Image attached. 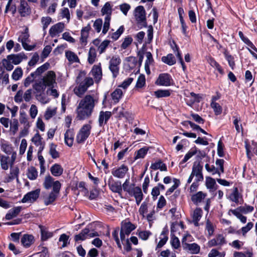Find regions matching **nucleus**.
Wrapping results in <instances>:
<instances>
[{"instance_id":"nucleus-28","label":"nucleus","mask_w":257,"mask_h":257,"mask_svg":"<svg viewBox=\"0 0 257 257\" xmlns=\"http://www.w3.org/2000/svg\"><path fill=\"white\" fill-rule=\"evenodd\" d=\"M74 136V131L71 129L67 130L64 134L65 143L69 147L73 145Z\"/></svg>"},{"instance_id":"nucleus-23","label":"nucleus","mask_w":257,"mask_h":257,"mask_svg":"<svg viewBox=\"0 0 257 257\" xmlns=\"http://www.w3.org/2000/svg\"><path fill=\"white\" fill-rule=\"evenodd\" d=\"M57 183L60 185V189L61 187V184L59 181H54V179L50 175L46 176L43 183V186L46 189H49L52 187L54 188V185Z\"/></svg>"},{"instance_id":"nucleus-13","label":"nucleus","mask_w":257,"mask_h":257,"mask_svg":"<svg viewBox=\"0 0 257 257\" xmlns=\"http://www.w3.org/2000/svg\"><path fill=\"white\" fill-rule=\"evenodd\" d=\"M132 185H133V189H131L128 194L135 197L136 203L139 205L143 199V194L140 187H135L134 184H132Z\"/></svg>"},{"instance_id":"nucleus-43","label":"nucleus","mask_w":257,"mask_h":257,"mask_svg":"<svg viewBox=\"0 0 257 257\" xmlns=\"http://www.w3.org/2000/svg\"><path fill=\"white\" fill-rule=\"evenodd\" d=\"M208 62L209 64L214 68H215L221 74H223V70L222 69L221 66L212 57H209L208 59Z\"/></svg>"},{"instance_id":"nucleus-25","label":"nucleus","mask_w":257,"mask_h":257,"mask_svg":"<svg viewBox=\"0 0 257 257\" xmlns=\"http://www.w3.org/2000/svg\"><path fill=\"white\" fill-rule=\"evenodd\" d=\"M229 199L235 203H241L240 200H242V195L239 193L236 187L233 188L231 193L229 195Z\"/></svg>"},{"instance_id":"nucleus-32","label":"nucleus","mask_w":257,"mask_h":257,"mask_svg":"<svg viewBox=\"0 0 257 257\" xmlns=\"http://www.w3.org/2000/svg\"><path fill=\"white\" fill-rule=\"evenodd\" d=\"M123 92L120 88H116L111 93V97L114 103H117L123 96Z\"/></svg>"},{"instance_id":"nucleus-17","label":"nucleus","mask_w":257,"mask_h":257,"mask_svg":"<svg viewBox=\"0 0 257 257\" xmlns=\"http://www.w3.org/2000/svg\"><path fill=\"white\" fill-rule=\"evenodd\" d=\"M128 171V168L127 166L123 164L117 169H113L111 171V174L115 177L121 179L123 178L125 176Z\"/></svg>"},{"instance_id":"nucleus-18","label":"nucleus","mask_w":257,"mask_h":257,"mask_svg":"<svg viewBox=\"0 0 257 257\" xmlns=\"http://www.w3.org/2000/svg\"><path fill=\"white\" fill-rule=\"evenodd\" d=\"M108 185L109 189L114 193H118L120 196L122 194V186L121 182L119 181H114L113 180H109Z\"/></svg>"},{"instance_id":"nucleus-16","label":"nucleus","mask_w":257,"mask_h":257,"mask_svg":"<svg viewBox=\"0 0 257 257\" xmlns=\"http://www.w3.org/2000/svg\"><path fill=\"white\" fill-rule=\"evenodd\" d=\"M135 17L139 23L146 21V12L143 6H140L135 9Z\"/></svg>"},{"instance_id":"nucleus-2","label":"nucleus","mask_w":257,"mask_h":257,"mask_svg":"<svg viewBox=\"0 0 257 257\" xmlns=\"http://www.w3.org/2000/svg\"><path fill=\"white\" fill-rule=\"evenodd\" d=\"M95 100L91 95H86L79 102L76 108L77 118L84 120L89 117L95 106Z\"/></svg>"},{"instance_id":"nucleus-31","label":"nucleus","mask_w":257,"mask_h":257,"mask_svg":"<svg viewBox=\"0 0 257 257\" xmlns=\"http://www.w3.org/2000/svg\"><path fill=\"white\" fill-rule=\"evenodd\" d=\"M22 207L17 206L10 209L8 213L6 215V219L7 220H11L12 218L16 217L21 212Z\"/></svg>"},{"instance_id":"nucleus-56","label":"nucleus","mask_w":257,"mask_h":257,"mask_svg":"<svg viewBox=\"0 0 257 257\" xmlns=\"http://www.w3.org/2000/svg\"><path fill=\"white\" fill-rule=\"evenodd\" d=\"M146 84V78L144 75H140L137 80V83L136 84V87L137 88H141L143 87Z\"/></svg>"},{"instance_id":"nucleus-15","label":"nucleus","mask_w":257,"mask_h":257,"mask_svg":"<svg viewBox=\"0 0 257 257\" xmlns=\"http://www.w3.org/2000/svg\"><path fill=\"white\" fill-rule=\"evenodd\" d=\"M18 11L21 16L23 17H27L31 13L30 7L25 0L21 1Z\"/></svg>"},{"instance_id":"nucleus-33","label":"nucleus","mask_w":257,"mask_h":257,"mask_svg":"<svg viewBox=\"0 0 257 257\" xmlns=\"http://www.w3.org/2000/svg\"><path fill=\"white\" fill-rule=\"evenodd\" d=\"M65 56L71 63L79 62V59L77 55L73 52L67 50L65 51Z\"/></svg>"},{"instance_id":"nucleus-24","label":"nucleus","mask_w":257,"mask_h":257,"mask_svg":"<svg viewBox=\"0 0 257 257\" xmlns=\"http://www.w3.org/2000/svg\"><path fill=\"white\" fill-rule=\"evenodd\" d=\"M64 29V24L63 23H58L51 27L49 30V34L52 37L61 33Z\"/></svg>"},{"instance_id":"nucleus-21","label":"nucleus","mask_w":257,"mask_h":257,"mask_svg":"<svg viewBox=\"0 0 257 257\" xmlns=\"http://www.w3.org/2000/svg\"><path fill=\"white\" fill-rule=\"evenodd\" d=\"M91 29L90 24H88L86 27L83 28L81 31V37L80 42L82 46H85L87 44V39L89 36V32Z\"/></svg>"},{"instance_id":"nucleus-48","label":"nucleus","mask_w":257,"mask_h":257,"mask_svg":"<svg viewBox=\"0 0 257 257\" xmlns=\"http://www.w3.org/2000/svg\"><path fill=\"white\" fill-rule=\"evenodd\" d=\"M154 94L157 98L166 97L170 95L169 90L159 89L154 92Z\"/></svg>"},{"instance_id":"nucleus-42","label":"nucleus","mask_w":257,"mask_h":257,"mask_svg":"<svg viewBox=\"0 0 257 257\" xmlns=\"http://www.w3.org/2000/svg\"><path fill=\"white\" fill-rule=\"evenodd\" d=\"M42 138L41 137L40 134L37 133L35 135L33 138L32 139V141L37 146H40L41 150H43L44 145L43 144L42 142Z\"/></svg>"},{"instance_id":"nucleus-37","label":"nucleus","mask_w":257,"mask_h":257,"mask_svg":"<svg viewBox=\"0 0 257 257\" xmlns=\"http://www.w3.org/2000/svg\"><path fill=\"white\" fill-rule=\"evenodd\" d=\"M42 240H45L52 237L53 233L52 232L49 231L45 227L40 225V226Z\"/></svg>"},{"instance_id":"nucleus-52","label":"nucleus","mask_w":257,"mask_h":257,"mask_svg":"<svg viewBox=\"0 0 257 257\" xmlns=\"http://www.w3.org/2000/svg\"><path fill=\"white\" fill-rule=\"evenodd\" d=\"M86 90V87L79 84L78 86L75 87L74 89V92L76 95L81 97Z\"/></svg>"},{"instance_id":"nucleus-39","label":"nucleus","mask_w":257,"mask_h":257,"mask_svg":"<svg viewBox=\"0 0 257 257\" xmlns=\"http://www.w3.org/2000/svg\"><path fill=\"white\" fill-rule=\"evenodd\" d=\"M162 61L170 66L173 65L176 63L175 58L172 54H169L166 56L162 57Z\"/></svg>"},{"instance_id":"nucleus-62","label":"nucleus","mask_w":257,"mask_h":257,"mask_svg":"<svg viewBox=\"0 0 257 257\" xmlns=\"http://www.w3.org/2000/svg\"><path fill=\"white\" fill-rule=\"evenodd\" d=\"M56 113V108H47V110L45 112L44 117L46 119L48 120L55 115Z\"/></svg>"},{"instance_id":"nucleus-44","label":"nucleus","mask_w":257,"mask_h":257,"mask_svg":"<svg viewBox=\"0 0 257 257\" xmlns=\"http://www.w3.org/2000/svg\"><path fill=\"white\" fill-rule=\"evenodd\" d=\"M96 57L95 49L93 47L89 48L88 55V62L89 64H92L95 61Z\"/></svg>"},{"instance_id":"nucleus-57","label":"nucleus","mask_w":257,"mask_h":257,"mask_svg":"<svg viewBox=\"0 0 257 257\" xmlns=\"http://www.w3.org/2000/svg\"><path fill=\"white\" fill-rule=\"evenodd\" d=\"M149 148L147 147H144L139 150L137 153V155L135 156V159L139 158H144L147 154Z\"/></svg>"},{"instance_id":"nucleus-53","label":"nucleus","mask_w":257,"mask_h":257,"mask_svg":"<svg viewBox=\"0 0 257 257\" xmlns=\"http://www.w3.org/2000/svg\"><path fill=\"white\" fill-rule=\"evenodd\" d=\"M110 42V41L109 40H105L100 43L98 47V51L100 54H102L105 51Z\"/></svg>"},{"instance_id":"nucleus-60","label":"nucleus","mask_w":257,"mask_h":257,"mask_svg":"<svg viewBox=\"0 0 257 257\" xmlns=\"http://www.w3.org/2000/svg\"><path fill=\"white\" fill-rule=\"evenodd\" d=\"M124 28L123 26H120L118 29L115 32L112 33L110 36L113 40H116L118 39L121 34L123 32Z\"/></svg>"},{"instance_id":"nucleus-5","label":"nucleus","mask_w":257,"mask_h":257,"mask_svg":"<svg viewBox=\"0 0 257 257\" xmlns=\"http://www.w3.org/2000/svg\"><path fill=\"white\" fill-rule=\"evenodd\" d=\"M203 166L199 163H194L192 169V172L189 176L187 183H191L194 177H195V182H201L203 180V175L202 174Z\"/></svg>"},{"instance_id":"nucleus-55","label":"nucleus","mask_w":257,"mask_h":257,"mask_svg":"<svg viewBox=\"0 0 257 257\" xmlns=\"http://www.w3.org/2000/svg\"><path fill=\"white\" fill-rule=\"evenodd\" d=\"M23 75V70L21 68H17L13 72L12 77L15 80H19Z\"/></svg>"},{"instance_id":"nucleus-8","label":"nucleus","mask_w":257,"mask_h":257,"mask_svg":"<svg viewBox=\"0 0 257 257\" xmlns=\"http://www.w3.org/2000/svg\"><path fill=\"white\" fill-rule=\"evenodd\" d=\"M91 128L90 124H85L82 126L76 136V141L78 143L81 144L84 142L89 136Z\"/></svg>"},{"instance_id":"nucleus-46","label":"nucleus","mask_w":257,"mask_h":257,"mask_svg":"<svg viewBox=\"0 0 257 257\" xmlns=\"http://www.w3.org/2000/svg\"><path fill=\"white\" fill-rule=\"evenodd\" d=\"M197 153V148H192L184 156V159L180 163V164H182L186 163L189 159H190L192 157L195 155Z\"/></svg>"},{"instance_id":"nucleus-6","label":"nucleus","mask_w":257,"mask_h":257,"mask_svg":"<svg viewBox=\"0 0 257 257\" xmlns=\"http://www.w3.org/2000/svg\"><path fill=\"white\" fill-rule=\"evenodd\" d=\"M60 191V185L56 183L52 191L48 195L43 196L44 204L46 205H49L52 204L58 197Z\"/></svg>"},{"instance_id":"nucleus-12","label":"nucleus","mask_w":257,"mask_h":257,"mask_svg":"<svg viewBox=\"0 0 257 257\" xmlns=\"http://www.w3.org/2000/svg\"><path fill=\"white\" fill-rule=\"evenodd\" d=\"M40 193V189L30 191L25 194L21 200L22 203H34L39 198Z\"/></svg>"},{"instance_id":"nucleus-1","label":"nucleus","mask_w":257,"mask_h":257,"mask_svg":"<svg viewBox=\"0 0 257 257\" xmlns=\"http://www.w3.org/2000/svg\"><path fill=\"white\" fill-rule=\"evenodd\" d=\"M104 232H106V235L109 236L110 229L108 226L103 225L99 222H93L87 225L78 234L76 235L75 240L79 241L90 239L98 236L101 234H104Z\"/></svg>"},{"instance_id":"nucleus-64","label":"nucleus","mask_w":257,"mask_h":257,"mask_svg":"<svg viewBox=\"0 0 257 257\" xmlns=\"http://www.w3.org/2000/svg\"><path fill=\"white\" fill-rule=\"evenodd\" d=\"M2 150L8 155H10L12 152V147L8 143H3L1 146Z\"/></svg>"},{"instance_id":"nucleus-30","label":"nucleus","mask_w":257,"mask_h":257,"mask_svg":"<svg viewBox=\"0 0 257 257\" xmlns=\"http://www.w3.org/2000/svg\"><path fill=\"white\" fill-rule=\"evenodd\" d=\"M50 172L55 177L61 176L63 173V168L59 164H55L50 168Z\"/></svg>"},{"instance_id":"nucleus-59","label":"nucleus","mask_w":257,"mask_h":257,"mask_svg":"<svg viewBox=\"0 0 257 257\" xmlns=\"http://www.w3.org/2000/svg\"><path fill=\"white\" fill-rule=\"evenodd\" d=\"M33 87L37 92H41L44 90L46 86L43 81H39V82H36Z\"/></svg>"},{"instance_id":"nucleus-11","label":"nucleus","mask_w":257,"mask_h":257,"mask_svg":"<svg viewBox=\"0 0 257 257\" xmlns=\"http://www.w3.org/2000/svg\"><path fill=\"white\" fill-rule=\"evenodd\" d=\"M173 82L171 76L168 73L160 74L156 81L158 85L169 86Z\"/></svg>"},{"instance_id":"nucleus-45","label":"nucleus","mask_w":257,"mask_h":257,"mask_svg":"<svg viewBox=\"0 0 257 257\" xmlns=\"http://www.w3.org/2000/svg\"><path fill=\"white\" fill-rule=\"evenodd\" d=\"M226 60L227 61L229 66L233 70L235 65L234 57L231 56L227 51L223 53Z\"/></svg>"},{"instance_id":"nucleus-20","label":"nucleus","mask_w":257,"mask_h":257,"mask_svg":"<svg viewBox=\"0 0 257 257\" xmlns=\"http://www.w3.org/2000/svg\"><path fill=\"white\" fill-rule=\"evenodd\" d=\"M111 116V113L110 111H101L99 112L98 117V124L100 127L103 126L107 123L108 120Z\"/></svg>"},{"instance_id":"nucleus-29","label":"nucleus","mask_w":257,"mask_h":257,"mask_svg":"<svg viewBox=\"0 0 257 257\" xmlns=\"http://www.w3.org/2000/svg\"><path fill=\"white\" fill-rule=\"evenodd\" d=\"M245 144L247 158L251 159V156L250 154L252 152L254 153L257 154V143L252 141L251 145H250L249 144H248L246 142H245Z\"/></svg>"},{"instance_id":"nucleus-35","label":"nucleus","mask_w":257,"mask_h":257,"mask_svg":"<svg viewBox=\"0 0 257 257\" xmlns=\"http://www.w3.org/2000/svg\"><path fill=\"white\" fill-rule=\"evenodd\" d=\"M10 157L7 156L0 155V164L2 169L7 170L9 169Z\"/></svg>"},{"instance_id":"nucleus-54","label":"nucleus","mask_w":257,"mask_h":257,"mask_svg":"<svg viewBox=\"0 0 257 257\" xmlns=\"http://www.w3.org/2000/svg\"><path fill=\"white\" fill-rule=\"evenodd\" d=\"M211 107L213 109L215 114L218 115L222 113V107L216 102H211Z\"/></svg>"},{"instance_id":"nucleus-49","label":"nucleus","mask_w":257,"mask_h":257,"mask_svg":"<svg viewBox=\"0 0 257 257\" xmlns=\"http://www.w3.org/2000/svg\"><path fill=\"white\" fill-rule=\"evenodd\" d=\"M233 123L235 126V130L236 132L239 133L240 132L242 131V126L241 124H239V122L241 121V119L240 117L237 116H233Z\"/></svg>"},{"instance_id":"nucleus-61","label":"nucleus","mask_w":257,"mask_h":257,"mask_svg":"<svg viewBox=\"0 0 257 257\" xmlns=\"http://www.w3.org/2000/svg\"><path fill=\"white\" fill-rule=\"evenodd\" d=\"M230 211L232 212V213L235 215L237 218H238L240 221L243 223H245L246 221V217L242 215L239 211L237 210H230Z\"/></svg>"},{"instance_id":"nucleus-51","label":"nucleus","mask_w":257,"mask_h":257,"mask_svg":"<svg viewBox=\"0 0 257 257\" xmlns=\"http://www.w3.org/2000/svg\"><path fill=\"white\" fill-rule=\"evenodd\" d=\"M49 64L47 63H45L43 65L41 66L40 67H38L36 70L33 72L34 75L36 76H40L41 74H42L44 71H45L46 70L48 69Z\"/></svg>"},{"instance_id":"nucleus-7","label":"nucleus","mask_w":257,"mask_h":257,"mask_svg":"<svg viewBox=\"0 0 257 257\" xmlns=\"http://www.w3.org/2000/svg\"><path fill=\"white\" fill-rule=\"evenodd\" d=\"M121 60L118 55L113 56L109 62V69L111 72L112 76L115 78L119 74V65Z\"/></svg>"},{"instance_id":"nucleus-14","label":"nucleus","mask_w":257,"mask_h":257,"mask_svg":"<svg viewBox=\"0 0 257 257\" xmlns=\"http://www.w3.org/2000/svg\"><path fill=\"white\" fill-rule=\"evenodd\" d=\"M42 81L46 86L54 87V84L56 83L55 73L52 71H48L44 76Z\"/></svg>"},{"instance_id":"nucleus-50","label":"nucleus","mask_w":257,"mask_h":257,"mask_svg":"<svg viewBox=\"0 0 257 257\" xmlns=\"http://www.w3.org/2000/svg\"><path fill=\"white\" fill-rule=\"evenodd\" d=\"M57 146L53 143L50 145L49 154L53 159H56L59 157V153L56 150Z\"/></svg>"},{"instance_id":"nucleus-40","label":"nucleus","mask_w":257,"mask_h":257,"mask_svg":"<svg viewBox=\"0 0 257 257\" xmlns=\"http://www.w3.org/2000/svg\"><path fill=\"white\" fill-rule=\"evenodd\" d=\"M27 175L30 180H34L37 178L38 171L35 167H31L28 169Z\"/></svg>"},{"instance_id":"nucleus-26","label":"nucleus","mask_w":257,"mask_h":257,"mask_svg":"<svg viewBox=\"0 0 257 257\" xmlns=\"http://www.w3.org/2000/svg\"><path fill=\"white\" fill-rule=\"evenodd\" d=\"M8 58L13 64L18 65L20 64L23 59H26L27 56L24 53H19L16 55H9Z\"/></svg>"},{"instance_id":"nucleus-63","label":"nucleus","mask_w":257,"mask_h":257,"mask_svg":"<svg viewBox=\"0 0 257 257\" xmlns=\"http://www.w3.org/2000/svg\"><path fill=\"white\" fill-rule=\"evenodd\" d=\"M52 21V19L49 17H43L41 19V23L43 25V29L44 31H46L48 26L50 25Z\"/></svg>"},{"instance_id":"nucleus-22","label":"nucleus","mask_w":257,"mask_h":257,"mask_svg":"<svg viewBox=\"0 0 257 257\" xmlns=\"http://www.w3.org/2000/svg\"><path fill=\"white\" fill-rule=\"evenodd\" d=\"M92 75L94 77L95 81L98 82L102 78V69L100 64L95 65L93 66L91 71Z\"/></svg>"},{"instance_id":"nucleus-41","label":"nucleus","mask_w":257,"mask_h":257,"mask_svg":"<svg viewBox=\"0 0 257 257\" xmlns=\"http://www.w3.org/2000/svg\"><path fill=\"white\" fill-rule=\"evenodd\" d=\"M19 120L20 123L23 124L24 126L30 127L31 125L28 120L27 115L25 111L20 112Z\"/></svg>"},{"instance_id":"nucleus-36","label":"nucleus","mask_w":257,"mask_h":257,"mask_svg":"<svg viewBox=\"0 0 257 257\" xmlns=\"http://www.w3.org/2000/svg\"><path fill=\"white\" fill-rule=\"evenodd\" d=\"M202 215V210L201 209L197 208L193 212V221L195 226L198 225V221L201 218Z\"/></svg>"},{"instance_id":"nucleus-10","label":"nucleus","mask_w":257,"mask_h":257,"mask_svg":"<svg viewBox=\"0 0 257 257\" xmlns=\"http://www.w3.org/2000/svg\"><path fill=\"white\" fill-rule=\"evenodd\" d=\"M29 36L28 29L26 28L25 32H22L20 34L18 39V41L22 43L23 48L27 51H31L35 47V46L29 45L27 44V42H29Z\"/></svg>"},{"instance_id":"nucleus-9","label":"nucleus","mask_w":257,"mask_h":257,"mask_svg":"<svg viewBox=\"0 0 257 257\" xmlns=\"http://www.w3.org/2000/svg\"><path fill=\"white\" fill-rule=\"evenodd\" d=\"M76 81L77 84L86 87V89L93 84L92 78L89 77H86L85 73L83 72H80L79 73L76 78Z\"/></svg>"},{"instance_id":"nucleus-19","label":"nucleus","mask_w":257,"mask_h":257,"mask_svg":"<svg viewBox=\"0 0 257 257\" xmlns=\"http://www.w3.org/2000/svg\"><path fill=\"white\" fill-rule=\"evenodd\" d=\"M182 246L184 249L192 254H197L200 251V246L195 243H187L182 242Z\"/></svg>"},{"instance_id":"nucleus-27","label":"nucleus","mask_w":257,"mask_h":257,"mask_svg":"<svg viewBox=\"0 0 257 257\" xmlns=\"http://www.w3.org/2000/svg\"><path fill=\"white\" fill-rule=\"evenodd\" d=\"M20 170L18 167H11L10 172L8 177L5 178V182L9 183L14 180L15 178L19 177Z\"/></svg>"},{"instance_id":"nucleus-38","label":"nucleus","mask_w":257,"mask_h":257,"mask_svg":"<svg viewBox=\"0 0 257 257\" xmlns=\"http://www.w3.org/2000/svg\"><path fill=\"white\" fill-rule=\"evenodd\" d=\"M150 168L154 170L160 169L161 171H166L167 170L166 165L161 161L152 164Z\"/></svg>"},{"instance_id":"nucleus-34","label":"nucleus","mask_w":257,"mask_h":257,"mask_svg":"<svg viewBox=\"0 0 257 257\" xmlns=\"http://www.w3.org/2000/svg\"><path fill=\"white\" fill-rule=\"evenodd\" d=\"M206 196V194L199 191L191 197V200L195 204L200 203Z\"/></svg>"},{"instance_id":"nucleus-4","label":"nucleus","mask_w":257,"mask_h":257,"mask_svg":"<svg viewBox=\"0 0 257 257\" xmlns=\"http://www.w3.org/2000/svg\"><path fill=\"white\" fill-rule=\"evenodd\" d=\"M101 13L102 15H106L103 26L102 34L105 35L108 32L110 27V21L112 13V6L109 2H106L101 9Z\"/></svg>"},{"instance_id":"nucleus-58","label":"nucleus","mask_w":257,"mask_h":257,"mask_svg":"<svg viewBox=\"0 0 257 257\" xmlns=\"http://www.w3.org/2000/svg\"><path fill=\"white\" fill-rule=\"evenodd\" d=\"M215 184L216 182L214 179L210 177L206 178V186L208 189L210 190L213 189Z\"/></svg>"},{"instance_id":"nucleus-47","label":"nucleus","mask_w":257,"mask_h":257,"mask_svg":"<svg viewBox=\"0 0 257 257\" xmlns=\"http://www.w3.org/2000/svg\"><path fill=\"white\" fill-rule=\"evenodd\" d=\"M206 170L209 173H211L212 175H214L218 174V177H220V172L219 171L218 168L215 167L214 165H209L208 164H206L205 165Z\"/></svg>"},{"instance_id":"nucleus-3","label":"nucleus","mask_w":257,"mask_h":257,"mask_svg":"<svg viewBox=\"0 0 257 257\" xmlns=\"http://www.w3.org/2000/svg\"><path fill=\"white\" fill-rule=\"evenodd\" d=\"M136 226L128 220H124L121 223V229L119 227L115 228L112 235L115 241H119L118 234L121 241H129L128 236L131 232L135 229Z\"/></svg>"}]
</instances>
